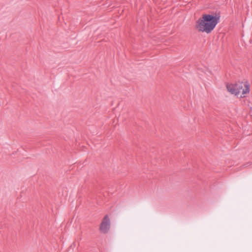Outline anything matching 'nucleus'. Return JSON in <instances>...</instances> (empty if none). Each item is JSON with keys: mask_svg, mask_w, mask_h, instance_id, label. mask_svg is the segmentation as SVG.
I'll list each match as a JSON object with an SVG mask.
<instances>
[{"mask_svg": "<svg viewBox=\"0 0 252 252\" xmlns=\"http://www.w3.org/2000/svg\"><path fill=\"white\" fill-rule=\"evenodd\" d=\"M220 22V16L217 15L204 14L196 22V28L201 32L209 33Z\"/></svg>", "mask_w": 252, "mask_h": 252, "instance_id": "1", "label": "nucleus"}, {"mask_svg": "<svg viewBox=\"0 0 252 252\" xmlns=\"http://www.w3.org/2000/svg\"><path fill=\"white\" fill-rule=\"evenodd\" d=\"M110 228V220L109 216L106 215L103 218L99 226L100 231L104 234L108 232Z\"/></svg>", "mask_w": 252, "mask_h": 252, "instance_id": "2", "label": "nucleus"}, {"mask_svg": "<svg viewBox=\"0 0 252 252\" xmlns=\"http://www.w3.org/2000/svg\"><path fill=\"white\" fill-rule=\"evenodd\" d=\"M238 87L239 91V94L241 93L240 97L243 98L246 96V94H247L250 92L249 85L247 82H238Z\"/></svg>", "mask_w": 252, "mask_h": 252, "instance_id": "3", "label": "nucleus"}, {"mask_svg": "<svg viewBox=\"0 0 252 252\" xmlns=\"http://www.w3.org/2000/svg\"><path fill=\"white\" fill-rule=\"evenodd\" d=\"M238 86V83L235 84H227L226 86V88L227 91L230 92L231 94H235V95H239V91L238 88L237 87Z\"/></svg>", "mask_w": 252, "mask_h": 252, "instance_id": "4", "label": "nucleus"}]
</instances>
